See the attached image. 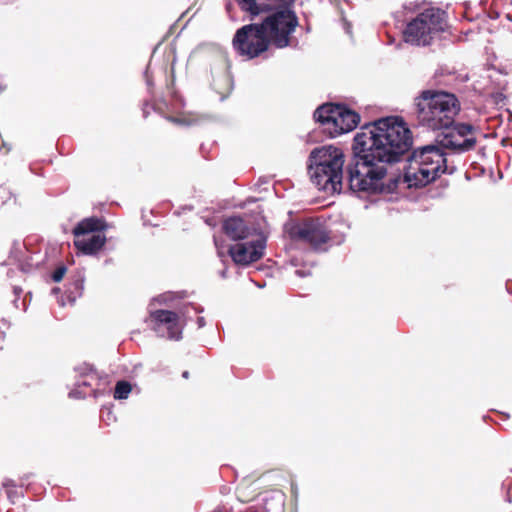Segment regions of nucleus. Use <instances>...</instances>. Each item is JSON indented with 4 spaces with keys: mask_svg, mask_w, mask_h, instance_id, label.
Returning a JSON list of instances; mask_svg holds the SVG:
<instances>
[{
    "mask_svg": "<svg viewBox=\"0 0 512 512\" xmlns=\"http://www.w3.org/2000/svg\"><path fill=\"white\" fill-rule=\"evenodd\" d=\"M411 130L399 117L381 118L362 127L353 140V162L347 167V182L352 191H383L387 164H393L410 151Z\"/></svg>",
    "mask_w": 512,
    "mask_h": 512,
    "instance_id": "f257e3e1",
    "label": "nucleus"
},
{
    "mask_svg": "<svg viewBox=\"0 0 512 512\" xmlns=\"http://www.w3.org/2000/svg\"><path fill=\"white\" fill-rule=\"evenodd\" d=\"M413 106L417 124L433 131L449 129L461 110L455 94L436 89L421 91L414 98Z\"/></svg>",
    "mask_w": 512,
    "mask_h": 512,
    "instance_id": "f03ea898",
    "label": "nucleus"
},
{
    "mask_svg": "<svg viewBox=\"0 0 512 512\" xmlns=\"http://www.w3.org/2000/svg\"><path fill=\"white\" fill-rule=\"evenodd\" d=\"M404 172L409 188H422L434 182L448 170L445 150L438 143L413 149Z\"/></svg>",
    "mask_w": 512,
    "mask_h": 512,
    "instance_id": "7ed1b4c3",
    "label": "nucleus"
},
{
    "mask_svg": "<svg viewBox=\"0 0 512 512\" xmlns=\"http://www.w3.org/2000/svg\"><path fill=\"white\" fill-rule=\"evenodd\" d=\"M344 155L333 146H323L312 150L308 170L311 180L319 189L326 192L342 190Z\"/></svg>",
    "mask_w": 512,
    "mask_h": 512,
    "instance_id": "20e7f679",
    "label": "nucleus"
},
{
    "mask_svg": "<svg viewBox=\"0 0 512 512\" xmlns=\"http://www.w3.org/2000/svg\"><path fill=\"white\" fill-rule=\"evenodd\" d=\"M446 24L445 11L429 7L407 21L403 38L406 43L412 45L428 46L444 31Z\"/></svg>",
    "mask_w": 512,
    "mask_h": 512,
    "instance_id": "39448f33",
    "label": "nucleus"
},
{
    "mask_svg": "<svg viewBox=\"0 0 512 512\" xmlns=\"http://www.w3.org/2000/svg\"><path fill=\"white\" fill-rule=\"evenodd\" d=\"M314 119L332 138L352 131L360 122L358 113L343 105L332 103L319 106L314 112Z\"/></svg>",
    "mask_w": 512,
    "mask_h": 512,
    "instance_id": "423d86ee",
    "label": "nucleus"
},
{
    "mask_svg": "<svg viewBox=\"0 0 512 512\" xmlns=\"http://www.w3.org/2000/svg\"><path fill=\"white\" fill-rule=\"evenodd\" d=\"M107 228L106 221L96 216L81 220L72 231L77 251L83 255L97 254L106 243V237L101 232Z\"/></svg>",
    "mask_w": 512,
    "mask_h": 512,
    "instance_id": "0eeeda50",
    "label": "nucleus"
},
{
    "mask_svg": "<svg viewBox=\"0 0 512 512\" xmlns=\"http://www.w3.org/2000/svg\"><path fill=\"white\" fill-rule=\"evenodd\" d=\"M291 7L285 6L273 11L260 23L270 43L277 48L290 45V36L298 26V17Z\"/></svg>",
    "mask_w": 512,
    "mask_h": 512,
    "instance_id": "6e6552de",
    "label": "nucleus"
},
{
    "mask_svg": "<svg viewBox=\"0 0 512 512\" xmlns=\"http://www.w3.org/2000/svg\"><path fill=\"white\" fill-rule=\"evenodd\" d=\"M286 232L292 241L308 245L314 251H324L331 240V233L319 218H306L286 226Z\"/></svg>",
    "mask_w": 512,
    "mask_h": 512,
    "instance_id": "1a4fd4ad",
    "label": "nucleus"
},
{
    "mask_svg": "<svg viewBox=\"0 0 512 512\" xmlns=\"http://www.w3.org/2000/svg\"><path fill=\"white\" fill-rule=\"evenodd\" d=\"M232 44L239 55L253 59L268 50L270 40L260 23H251L236 31Z\"/></svg>",
    "mask_w": 512,
    "mask_h": 512,
    "instance_id": "9d476101",
    "label": "nucleus"
},
{
    "mask_svg": "<svg viewBox=\"0 0 512 512\" xmlns=\"http://www.w3.org/2000/svg\"><path fill=\"white\" fill-rule=\"evenodd\" d=\"M445 133L438 140L442 148L454 152L463 153L473 150L476 146L475 127L467 123H455L449 129H443Z\"/></svg>",
    "mask_w": 512,
    "mask_h": 512,
    "instance_id": "9b49d317",
    "label": "nucleus"
},
{
    "mask_svg": "<svg viewBox=\"0 0 512 512\" xmlns=\"http://www.w3.org/2000/svg\"><path fill=\"white\" fill-rule=\"evenodd\" d=\"M145 322L159 336H166L168 339L176 341L182 338L180 316L174 311L165 309L150 311Z\"/></svg>",
    "mask_w": 512,
    "mask_h": 512,
    "instance_id": "f8f14e48",
    "label": "nucleus"
},
{
    "mask_svg": "<svg viewBox=\"0 0 512 512\" xmlns=\"http://www.w3.org/2000/svg\"><path fill=\"white\" fill-rule=\"evenodd\" d=\"M266 247V237L262 234H256L246 242H239L231 245L228 254L237 265L248 266L264 256Z\"/></svg>",
    "mask_w": 512,
    "mask_h": 512,
    "instance_id": "ddd939ff",
    "label": "nucleus"
},
{
    "mask_svg": "<svg viewBox=\"0 0 512 512\" xmlns=\"http://www.w3.org/2000/svg\"><path fill=\"white\" fill-rule=\"evenodd\" d=\"M241 11L247 13L251 20L285 6H293L295 0H235Z\"/></svg>",
    "mask_w": 512,
    "mask_h": 512,
    "instance_id": "4468645a",
    "label": "nucleus"
},
{
    "mask_svg": "<svg viewBox=\"0 0 512 512\" xmlns=\"http://www.w3.org/2000/svg\"><path fill=\"white\" fill-rule=\"evenodd\" d=\"M222 230L224 234L234 241L255 238L258 234L254 227L247 225L244 219L232 216L223 221Z\"/></svg>",
    "mask_w": 512,
    "mask_h": 512,
    "instance_id": "2eb2a0df",
    "label": "nucleus"
},
{
    "mask_svg": "<svg viewBox=\"0 0 512 512\" xmlns=\"http://www.w3.org/2000/svg\"><path fill=\"white\" fill-rule=\"evenodd\" d=\"M84 289V280L81 277L75 278L70 284L66 291L68 301L72 304L75 300L80 297Z\"/></svg>",
    "mask_w": 512,
    "mask_h": 512,
    "instance_id": "dca6fc26",
    "label": "nucleus"
},
{
    "mask_svg": "<svg viewBox=\"0 0 512 512\" xmlns=\"http://www.w3.org/2000/svg\"><path fill=\"white\" fill-rule=\"evenodd\" d=\"M132 390V386L127 381H119L116 383L115 389H114V398L115 399H126L128 398L130 392Z\"/></svg>",
    "mask_w": 512,
    "mask_h": 512,
    "instance_id": "f3484780",
    "label": "nucleus"
},
{
    "mask_svg": "<svg viewBox=\"0 0 512 512\" xmlns=\"http://www.w3.org/2000/svg\"><path fill=\"white\" fill-rule=\"evenodd\" d=\"M66 267L65 266H59L57 267L53 273H52V279L54 282H60L66 273Z\"/></svg>",
    "mask_w": 512,
    "mask_h": 512,
    "instance_id": "a211bd4d",
    "label": "nucleus"
},
{
    "mask_svg": "<svg viewBox=\"0 0 512 512\" xmlns=\"http://www.w3.org/2000/svg\"><path fill=\"white\" fill-rule=\"evenodd\" d=\"M166 86H167V89L171 91L170 92L171 96L174 97L176 95V91L174 90L175 77H174V70H173V68L170 71L169 79L167 80Z\"/></svg>",
    "mask_w": 512,
    "mask_h": 512,
    "instance_id": "6ab92c4d",
    "label": "nucleus"
},
{
    "mask_svg": "<svg viewBox=\"0 0 512 512\" xmlns=\"http://www.w3.org/2000/svg\"><path fill=\"white\" fill-rule=\"evenodd\" d=\"M244 488H245V487H244V485H243V484L239 485V486L237 487V493H238V496H239V498L241 499V501H243V502H248V501L252 500V499H253V497H246V496L244 495Z\"/></svg>",
    "mask_w": 512,
    "mask_h": 512,
    "instance_id": "aec40b11",
    "label": "nucleus"
},
{
    "mask_svg": "<svg viewBox=\"0 0 512 512\" xmlns=\"http://www.w3.org/2000/svg\"><path fill=\"white\" fill-rule=\"evenodd\" d=\"M166 119L175 124H183L184 120L178 117L168 116Z\"/></svg>",
    "mask_w": 512,
    "mask_h": 512,
    "instance_id": "412c9836",
    "label": "nucleus"
},
{
    "mask_svg": "<svg viewBox=\"0 0 512 512\" xmlns=\"http://www.w3.org/2000/svg\"><path fill=\"white\" fill-rule=\"evenodd\" d=\"M145 78H146V83H147V85H148L150 88H153L154 83H153V81H152L151 76L149 75V71H148V70H146V72H145Z\"/></svg>",
    "mask_w": 512,
    "mask_h": 512,
    "instance_id": "4be33fe9",
    "label": "nucleus"
},
{
    "mask_svg": "<svg viewBox=\"0 0 512 512\" xmlns=\"http://www.w3.org/2000/svg\"><path fill=\"white\" fill-rule=\"evenodd\" d=\"M149 107H150V104H149V102H147V101H146V102L144 103V105H143V108H142V110H143V116H144V117H147V116L149 115V110H148V108H149Z\"/></svg>",
    "mask_w": 512,
    "mask_h": 512,
    "instance_id": "5701e85b",
    "label": "nucleus"
},
{
    "mask_svg": "<svg viewBox=\"0 0 512 512\" xmlns=\"http://www.w3.org/2000/svg\"><path fill=\"white\" fill-rule=\"evenodd\" d=\"M3 339H4V332L0 330V349L2 348Z\"/></svg>",
    "mask_w": 512,
    "mask_h": 512,
    "instance_id": "b1692460",
    "label": "nucleus"
},
{
    "mask_svg": "<svg viewBox=\"0 0 512 512\" xmlns=\"http://www.w3.org/2000/svg\"><path fill=\"white\" fill-rule=\"evenodd\" d=\"M182 376L187 379L189 377V372L188 371H184Z\"/></svg>",
    "mask_w": 512,
    "mask_h": 512,
    "instance_id": "393cba45",
    "label": "nucleus"
},
{
    "mask_svg": "<svg viewBox=\"0 0 512 512\" xmlns=\"http://www.w3.org/2000/svg\"><path fill=\"white\" fill-rule=\"evenodd\" d=\"M81 384L82 385H88V381H83Z\"/></svg>",
    "mask_w": 512,
    "mask_h": 512,
    "instance_id": "a878e982",
    "label": "nucleus"
},
{
    "mask_svg": "<svg viewBox=\"0 0 512 512\" xmlns=\"http://www.w3.org/2000/svg\"><path fill=\"white\" fill-rule=\"evenodd\" d=\"M7 512H14L12 509L8 510Z\"/></svg>",
    "mask_w": 512,
    "mask_h": 512,
    "instance_id": "bb28decb",
    "label": "nucleus"
}]
</instances>
